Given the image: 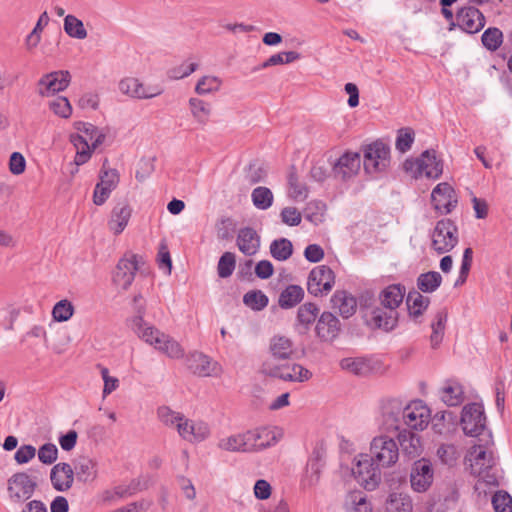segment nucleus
I'll return each mask as SVG.
<instances>
[{"label": "nucleus", "mask_w": 512, "mask_h": 512, "mask_svg": "<svg viewBox=\"0 0 512 512\" xmlns=\"http://www.w3.org/2000/svg\"><path fill=\"white\" fill-rule=\"evenodd\" d=\"M405 287L400 284H392L384 288L379 294L382 307L372 311L373 324L384 331L393 330L398 322L397 308L403 302Z\"/></svg>", "instance_id": "1"}, {"label": "nucleus", "mask_w": 512, "mask_h": 512, "mask_svg": "<svg viewBox=\"0 0 512 512\" xmlns=\"http://www.w3.org/2000/svg\"><path fill=\"white\" fill-rule=\"evenodd\" d=\"M77 133L70 135V141L76 149L74 163L80 166L88 162L92 152L105 140V133L98 127L86 122L75 124Z\"/></svg>", "instance_id": "2"}, {"label": "nucleus", "mask_w": 512, "mask_h": 512, "mask_svg": "<svg viewBox=\"0 0 512 512\" xmlns=\"http://www.w3.org/2000/svg\"><path fill=\"white\" fill-rule=\"evenodd\" d=\"M133 302L135 316L129 320V326L141 340L160 351L169 335L144 321L146 307L141 294L136 295Z\"/></svg>", "instance_id": "3"}, {"label": "nucleus", "mask_w": 512, "mask_h": 512, "mask_svg": "<svg viewBox=\"0 0 512 512\" xmlns=\"http://www.w3.org/2000/svg\"><path fill=\"white\" fill-rule=\"evenodd\" d=\"M472 473L481 478L485 483L498 486V476L493 471L496 458L492 451L482 445H474L469 452Z\"/></svg>", "instance_id": "4"}, {"label": "nucleus", "mask_w": 512, "mask_h": 512, "mask_svg": "<svg viewBox=\"0 0 512 512\" xmlns=\"http://www.w3.org/2000/svg\"><path fill=\"white\" fill-rule=\"evenodd\" d=\"M377 465L383 468L394 466L400 455L399 445L394 437L387 434L375 436L370 443V454Z\"/></svg>", "instance_id": "5"}, {"label": "nucleus", "mask_w": 512, "mask_h": 512, "mask_svg": "<svg viewBox=\"0 0 512 512\" xmlns=\"http://www.w3.org/2000/svg\"><path fill=\"white\" fill-rule=\"evenodd\" d=\"M363 165L368 174H378L386 171L390 165V147L383 141L377 140L363 149Z\"/></svg>", "instance_id": "6"}, {"label": "nucleus", "mask_w": 512, "mask_h": 512, "mask_svg": "<svg viewBox=\"0 0 512 512\" xmlns=\"http://www.w3.org/2000/svg\"><path fill=\"white\" fill-rule=\"evenodd\" d=\"M383 467L377 465L373 457L369 454H361L356 460L352 472L357 481L369 491H372L378 487L381 482L382 474L381 469Z\"/></svg>", "instance_id": "7"}, {"label": "nucleus", "mask_w": 512, "mask_h": 512, "mask_svg": "<svg viewBox=\"0 0 512 512\" xmlns=\"http://www.w3.org/2000/svg\"><path fill=\"white\" fill-rule=\"evenodd\" d=\"M404 169L412 173L416 178L425 175L427 178L437 179L443 172V164L442 161L437 158L434 150H426L419 158L406 160Z\"/></svg>", "instance_id": "8"}, {"label": "nucleus", "mask_w": 512, "mask_h": 512, "mask_svg": "<svg viewBox=\"0 0 512 512\" xmlns=\"http://www.w3.org/2000/svg\"><path fill=\"white\" fill-rule=\"evenodd\" d=\"M261 370L268 376L291 382H304L312 376L311 372L300 364H277L272 360H265Z\"/></svg>", "instance_id": "9"}, {"label": "nucleus", "mask_w": 512, "mask_h": 512, "mask_svg": "<svg viewBox=\"0 0 512 512\" xmlns=\"http://www.w3.org/2000/svg\"><path fill=\"white\" fill-rule=\"evenodd\" d=\"M407 402L401 398L389 397L380 402L381 425L387 432L401 429V421Z\"/></svg>", "instance_id": "10"}, {"label": "nucleus", "mask_w": 512, "mask_h": 512, "mask_svg": "<svg viewBox=\"0 0 512 512\" xmlns=\"http://www.w3.org/2000/svg\"><path fill=\"white\" fill-rule=\"evenodd\" d=\"M37 483L27 473L19 472L12 475L7 481L9 501L14 505H21L32 497Z\"/></svg>", "instance_id": "11"}, {"label": "nucleus", "mask_w": 512, "mask_h": 512, "mask_svg": "<svg viewBox=\"0 0 512 512\" xmlns=\"http://www.w3.org/2000/svg\"><path fill=\"white\" fill-rule=\"evenodd\" d=\"M458 243L457 227L449 219L437 222L432 233V248L443 254L452 250Z\"/></svg>", "instance_id": "12"}, {"label": "nucleus", "mask_w": 512, "mask_h": 512, "mask_svg": "<svg viewBox=\"0 0 512 512\" xmlns=\"http://www.w3.org/2000/svg\"><path fill=\"white\" fill-rule=\"evenodd\" d=\"M335 284V274L327 265L314 267L308 276L307 289L311 295H327Z\"/></svg>", "instance_id": "13"}, {"label": "nucleus", "mask_w": 512, "mask_h": 512, "mask_svg": "<svg viewBox=\"0 0 512 512\" xmlns=\"http://www.w3.org/2000/svg\"><path fill=\"white\" fill-rule=\"evenodd\" d=\"M142 258L133 253H126L118 261L115 272L113 274L114 284L122 289L127 290L134 281L139 263Z\"/></svg>", "instance_id": "14"}, {"label": "nucleus", "mask_w": 512, "mask_h": 512, "mask_svg": "<svg viewBox=\"0 0 512 512\" xmlns=\"http://www.w3.org/2000/svg\"><path fill=\"white\" fill-rule=\"evenodd\" d=\"M461 425L464 433L475 437L482 433L486 426L484 408L479 403H470L463 407Z\"/></svg>", "instance_id": "15"}, {"label": "nucleus", "mask_w": 512, "mask_h": 512, "mask_svg": "<svg viewBox=\"0 0 512 512\" xmlns=\"http://www.w3.org/2000/svg\"><path fill=\"white\" fill-rule=\"evenodd\" d=\"M431 412L421 400L407 402L401 424L413 430H424L430 421Z\"/></svg>", "instance_id": "16"}, {"label": "nucleus", "mask_w": 512, "mask_h": 512, "mask_svg": "<svg viewBox=\"0 0 512 512\" xmlns=\"http://www.w3.org/2000/svg\"><path fill=\"white\" fill-rule=\"evenodd\" d=\"M434 481V469L430 460L421 458L416 460L410 471V484L413 491L426 492Z\"/></svg>", "instance_id": "17"}, {"label": "nucleus", "mask_w": 512, "mask_h": 512, "mask_svg": "<svg viewBox=\"0 0 512 512\" xmlns=\"http://www.w3.org/2000/svg\"><path fill=\"white\" fill-rule=\"evenodd\" d=\"M188 369L199 377L218 376L222 372L221 365L201 352H193L186 358Z\"/></svg>", "instance_id": "18"}, {"label": "nucleus", "mask_w": 512, "mask_h": 512, "mask_svg": "<svg viewBox=\"0 0 512 512\" xmlns=\"http://www.w3.org/2000/svg\"><path fill=\"white\" fill-rule=\"evenodd\" d=\"M70 82L68 71H54L45 74L37 83L38 94L42 97H49L57 92L65 90Z\"/></svg>", "instance_id": "19"}, {"label": "nucleus", "mask_w": 512, "mask_h": 512, "mask_svg": "<svg viewBox=\"0 0 512 512\" xmlns=\"http://www.w3.org/2000/svg\"><path fill=\"white\" fill-rule=\"evenodd\" d=\"M252 452H259L274 446L283 436L278 427H257L249 430Z\"/></svg>", "instance_id": "20"}, {"label": "nucleus", "mask_w": 512, "mask_h": 512, "mask_svg": "<svg viewBox=\"0 0 512 512\" xmlns=\"http://www.w3.org/2000/svg\"><path fill=\"white\" fill-rule=\"evenodd\" d=\"M431 201L434 209L441 214L450 213L457 204L455 191L447 182L439 183L432 190Z\"/></svg>", "instance_id": "21"}, {"label": "nucleus", "mask_w": 512, "mask_h": 512, "mask_svg": "<svg viewBox=\"0 0 512 512\" xmlns=\"http://www.w3.org/2000/svg\"><path fill=\"white\" fill-rule=\"evenodd\" d=\"M457 26L470 34L479 32L485 25L482 12L472 6L462 7L456 15Z\"/></svg>", "instance_id": "22"}, {"label": "nucleus", "mask_w": 512, "mask_h": 512, "mask_svg": "<svg viewBox=\"0 0 512 512\" xmlns=\"http://www.w3.org/2000/svg\"><path fill=\"white\" fill-rule=\"evenodd\" d=\"M119 90L122 94L135 99H150L162 93L158 87H146L137 78L127 77L119 82Z\"/></svg>", "instance_id": "23"}, {"label": "nucleus", "mask_w": 512, "mask_h": 512, "mask_svg": "<svg viewBox=\"0 0 512 512\" xmlns=\"http://www.w3.org/2000/svg\"><path fill=\"white\" fill-rule=\"evenodd\" d=\"M179 436L191 443L202 442L210 435L209 425L204 421H193L184 416L178 425Z\"/></svg>", "instance_id": "24"}, {"label": "nucleus", "mask_w": 512, "mask_h": 512, "mask_svg": "<svg viewBox=\"0 0 512 512\" xmlns=\"http://www.w3.org/2000/svg\"><path fill=\"white\" fill-rule=\"evenodd\" d=\"M217 446L227 452L251 453L250 432L246 430L222 437Z\"/></svg>", "instance_id": "25"}, {"label": "nucleus", "mask_w": 512, "mask_h": 512, "mask_svg": "<svg viewBox=\"0 0 512 512\" xmlns=\"http://www.w3.org/2000/svg\"><path fill=\"white\" fill-rule=\"evenodd\" d=\"M50 480L56 491L69 490L74 482V470L70 464L61 462L53 466L50 472Z\"/></svg>", "instance_id": "26"}, {"label": "nucleus", "mask_w": 512, "mask_h": 512, "mask_svg": "<svg viewBox=\"0 0 512 512\" xmlns=\"http://www.w3.org/2000/svg\"><path fill=\"white\" fill-rule=\"evenodd\" d=\"M269 354L273 363L276 361H284L291 358L295 352L293 341L283 335H275L269 341Z\"/></svg>", "instance_id": "27"}, {"label": "nucleus", "mask_w": 512, "mask_h": 512, "mask_svg": "<svg viewBox=\"0 0 512 512\" xmlns=\"http://www.w3.org/2000/svg\"><path fill=\"white\" fill-rule=\"evenodd\" d=\"M360 155L347 152L343 154L333 166L335 177L346 180L354 176L360 168Z\"/></svg>", "instance_id": "28"}, {"label": "nucleus", "mask_w": 512, "mask_h": 512, "mask_svg": "<svg viewBox=\"0 0 512 512\" xmlns=\"http://www.w3.org/2000/svg\"><path fill=\"white\" fill-rule=\"evenodd\" d=\"M315 330L321 340L332 341L340 332L339 319L331 312H323L317 321Z\"/></svg>", "instance_id": "29"}, {"label": "nucleus", "mask_w": 512, "mask_h": 512, "mask_svg": "<svg viewBox=\"0 0 512 512\" xmlns=\"http://www.w3.org/2000/svg\"><path fill=\"white\" fill-rule=\"evenodd\" d=\"M395 432L397 433L396 437L404 455L409 458H415L421 455L423 448L419 435L404 428Z\"/></svg>", "instance_id": "30"}, {"label": "nucleus", "mask_w": 512, "mask_h": 512, "mask_svg": "<svg viewBox=\"0 0 512 512\" xmlns=\"http://www.w3.org/2000/svg\"><path fill=\"white\" fill-rule=\"evenodd\" d=\"M260 242V236L253 228L244 227L238 231L236 244L244 255H255L260 249Z\"/></svg>", "instance_id": "31"}, {"label": "nucleus", "mask_w": 512, "mask_h": 512, "mask_svg": "<svg viewBox=\"0 0 512 512\" xmlns=\"http://www.w3.org/2000/svg\"><path fill=\"white\" fill-rule=\"evenodd\" d=\"M331 303L343 318H349L356 312V299L346 291H336L331 298Z\"/></svg>", "instance_id": "32"}, {"label": "nucleus", "mask_w": 512, "mask_h": 512, "mask_svg": "<svg viewBox=\"0 0 512 512\" xmlns=\"http://www.w3.org/2000/svg\"><path fill=\"white\" fill-rule=\"evenodd\" d=\"M385 510L386 512H412V498L404 492H392L386 499Z\"/></svg>", "instance_id": "33"}, {"label": "nucleus", "mask_w": 512, "mask_h": 512, "mask_svg": "<svg viewBox=\"0 0 512 512\" xmlns=\"http://www.w3.org/2000/svg\"><path fill=\"white\" fill-rule=\"evenodd\" d=\"M131 208L127 204H119L114 207L109 221V228L114 234L123 232L131 217Z\"/></svg>", "instance_id": "34"}, {"label": "nucleus", "mask_w": 512, "mask_h": 512, "mask_svg": "<svg viewBox=\"0 0 512 512\" xmlns=\"http://www.w3.org/2000/svg\"><path fill=\"white\" fill-rule=\"evenodd\" d=\"M191 116L199 125H206L211 115V105L199 98L191 97L188 101Z\"/></svg>", "instance_id": "35"}, {"label": "nucleus", "mask_w": 512, "mask_h": 512, "mask_svg": "<svg viewBox=\"0 0 512 512\" xmlns=\"http://www.w3.org/2000/svg\"><path fill=\"white\" fill-rule=\"evenodd\" d=\"M63 29L64 32L73 39L83 40L88 36L83 21L72 14H68L64 17Z\"/></svg>", "instance_id": "36"}, {"label": "nucleus", "mask_w": 512, "mask_h": 512, "mask_svg": "<svg viewBox=\"0 0 512 512\" xmlns=\"http://www.w3.org/2000/svg\"><path fill=\"white\" fill-rule=\"evenodd\" d=\"M323 468V462L319 452L316 456L308 461L306 472L303 477L302 483L304 486L312 487L318 484Z\"/></svg>", "instance_id": "37"}, {"label": "nucleus", "mask_w": 512, "mask_h": 512, "mask_svg": "<svg viewBox=\"0 0 512 512\" xmlns=\"http://www.w3.org/2000/svg\"><path fill=\"white\" fill-rule=\"evenodd\" d=\"M464 392L456 382H447L441 389L440 398L447 406H458L463 402Z\"/></svg>", "instance_id": "38"}, {"label": "nucleus", "mask_w": 512, "mask_h": 512, "mask_svg": "<svg viewBox=\"0 0 512 512\" xmlns=\"http://www.w3.org/2000/svg\"><path fill=\"white\" fill-rule=\"evenodd\" d=\"M304 297V290L298 285H289L279 296V305L281 308L289 309L296 306Z\"/></svg>", "instance_id": "39"}, {"label": "nucleus", "mask_w": 512, "mask_h": 512, "mask_svg": "<svg viewBox=\"0 0 512 512\" xmlns=\"http://www.w3.org/2000/svg\"><path fill=\"white\" fill-rule=\"evenodd\" d=\"M442 283V276L439 272L429 271L421 273L417 278V287L423 293L436 291Z\"/></svg>", "instance_id": "40"}, {"label": "nucleus", "mask_w": 512, "mask_h": 512, "mask_svg": "<svg viewBox=\"0 0 512 512\" xmlns=\"http://www.w3.org/2000/svg\"><path fill=\"white\" fill-rule=\"evenodd\" d=\"M430 300L418 291L409 292L406 298V304L411 316L418 317L427 309Z\"/></svg>", "instance_id": "41"}, {"label": "nucleus", "mask_w": 512, "mask_h": 512, "mask_svg": "<svg viewBox=\"0 0 512 512\" xmlns=\"http://www.w3.org/2000/svg\"><path fill=\"white\" fill-rule=\"evenodd\" d=\"M340 367L355 375H365L371 370L369 361L362 357L343 358L340 361Z\"/></svg>", "instance_id": "42"}, {"label": "nucleus", "mask_w": 512, "mask_h": 512, "mask_svg": "<svg viewBox=\"0 0 512 512\" xmlns=\"http://www.w3.org/2000/svg\"><path fill=\"white\" fill-rule=\"evenodd\" d=\"M348 512H372V506L361 491L349 493L346 499Z\"/></svg>", "instance_id": "43"}, {"label": "nucleus", "mask_w": 512, "mask_h": 512, "mask_svg": "<svg viewBox=\"0 0 512 512\" xmlns=\"http://www.w3.org/2000/svg\"><path fill=\"white\" fill-rule=\"evenodd\" d=\"M73 470L80 481H91L96 477V462L90 458L83 457L75 464Z\"/></svg>", "instance_id": "44"}, {"label": "nucleus", "mask_w": 512, "mask_h": 512, "mask_svg": "<svg viewBox=\"0 0 512 512\" xmlns=\"http://www.w3.org/2000/svg\"><path fill=\"white\" fill-rule=\"evenodd\" d=\"M289 191L288 195L295 201H304L308 196V188L305 184L301 183L294 168L288 175Z\"/></svg>", "instance_id": "45"}, {"label": "nucleus", "mask_w": 512, "mask_h": 512, "mask_svg": "<svg viewBox=\"0 0 512 512\" xmlns=\"http://www.w3.org/2000/svg\"><path fill=\"white\" fill-rule=\"evenodd\" d=\"M253 205L260 210H267L273 204L272 191L264 186H259L253 189L251 193Z\"/></svg>", "instance_id": "46"}, {"label": "nucleus", "mask_w": 512, "mask_h": 512, "mask_svg": "<svg viewBox=\"0 0 512 512\" xmlns=\"http://www.w3.org/2000/svg\"><path fill=\"white\" fill-rule=\"evenodd\" d=\"M270 253L278 261L287 260L293 253V246L290 240L280 238L270 244Z\"/></svg>", "instance_id": "47"}, {"label": "nucleus", "mask_w": 512, "mask_h": 512, "mask_svg": "<svg viewBox=\"0 0 512 512\" xmlns=\"http://www.w3.org/2000/svg\"><path fill=\"white\" fill-rule=\"evenodd\" d=\"M481 41L487 50L494 52L503 43V33L496 27H489L483 32Z\"/></svg>", "instance_id": "48"}, {"label": "nucleus", "mask_w": 512, "mask_h": 512, "mask_svg": "<svg viewBox=\"0 0 512 512\" xmlns=\"http://www.w3.org/2000/svg\"><path fill=\"white\" fill-rule=\"evenodd\" d=\"M446 321L447 313L444 311H439L431 324L432 334L430 339L433 348H436L443 339Z\"/></svg>", "instance_id": "49"}, {"label": "nucleus", "mask_w": 512, "mask_h": 512, "mask_svg": "<svg viewBox=\"0 0 512 512\" xmlns=\"http://www.w3.org/2000/svg\"><path fill=\"white\" fill-rule=\"evenodd\" d=\"M107 163L108 160L105 159L99 171V183L102 186L115 190L119 184L120 175L116 169L108 167Z\"/></svg>", "instance_id": "50"}, {"label": "nucleus", "mask_w": 512, "mask_h": 512, "mask_svg": "<svg viewBox=\"0 0 512 512\" xmlns=\"http://www.w3.org/2000/svg\"><path fill=\"white\" fill-rule=\"evenodd\" d=\"M157 416L165 426L176 428V430H178V425L182 423L184 418L183 414L172 410L168 406L159 407L157 409Z\"/></svg>", "instance_id": "51"}, {"label": "nucleus", "mask_w": 512, "mask_h": 512, "mask_svg": "<svg viewBox=\"0 0 512 512\" xmlns=\"http://www.w3.org/2000/svg\"><path fill=\"white\" fill-rule=\"evenodd\" d=\"M73 314L74 306L67 299L58 301L52 309V317L57 322H66L73 316Z\"/></svg>", "instance_id": "52"}, {"label": "nucleus", "mask_w": 512, "mask_h": 512, "mask_svg": "<svg viewBox=\"0 0 512 512\" xmlns=\"http://www.w3.org/2000/svg\"><path fill=\"white\" fill-rule=\"evenodd\" d=\"M245 305L253 310L260 311L268 305V297L260 290L247 292L243 297Z\"/></svg>", "instance_id": "53"}, {"label": "nucleus", "mask_w": 512, "mask_h": 512, "mask_svg": "<svg viewBox=\"0 0 512 512\" xmlns=\"http://www.w3.org/2000/svg\"><path fill=\"white\" fill-rule=\"evenodd\" d=\"M222 81L216 76H203L196 84L195 92L199 95H207L220 89Z\"/></svg>", "instance_id": "54"}, {"label": "nucleus", "mask_w": 512, "mask_h": 512, "mask_svg": "<svg viewBox=\"0 0 512 512\" xmlns=\"http://www.w3.org/2000/svg\"><path fill=\"white\" fill-rule=\"evenodd\" d=\"M318 313L319 309L314 303H305L299 307L297 319L307 327L315 321Z\"/></svg>", "instance_id": "55"}, {"label": "nucleus", "mask_w": 512, "mask_h": 512, "mask_svg": "<svg viewBox=\"0 0 512 512\" xmlns=\"http://www.w3.org/2000/svg\"><path fill=\"white\" fill-rule=\"evenodd\" d=\"M235 255L232 252H225L220 257L218 266H217V272L218 275L221 278H227L232 275L234 269H235Z\"/></svg>", "instance_id": "56"}, {"label": "nucleus", "mask_w": 512, "mask_h": 512, "mask_svg": "<svg viewBox=\"0 0 512 512\" xmlns=\"http://www.w3.org/2000/svg\"><path fill=\"white\" fill-rule=\"evenodd\" d=\"M414 142V131L411 128H401L398 130L395 146L401 153L407 152Z\"/></svg>", "instance_id": "57"}, {"label": "nucleus", "mask_w": 512, "mask_h": 512, "mask_svg": "<svg viewBox=\"0 0 512 512\" xmlns=\"http://www.w3.org/2000/svg\"><path fill=\"white\" fill-rule=\"evenodd\" d=\"M50 109L59 117L69 118L72 114V106L66 97H57L49 102Z\"/></svg>", "instance_id": "58"}, {"label": "nucleus", "mask_w": 512, "mask_h": 512, "mask_svg": "<svg viewBox=\"0 0 512 512\" xmlns=\"http://www.w3.org/2000/svg\"><path fill=\"white\" fill-rule=\"evenodd\" d=\"M496 512H512V497L505 491H498L492 497Z\"/></svg>", "instance_id": "59"}, {"label": "nucleus", "mask_w": 512, "mask_h": 512, "mask_svg": "<svg viewBox=\"0 0 512 512\" xmlns=\"http://www.w3.org/2000/svg\"><path fill=\"white\" fill-rule=\"evenodd\" d=\"M37 455L41 463L51 465L58 458V448L53 443H45L39 448Z\"/></svg>", "instance_id": "60"}, {"label": "nucleus", "mask_w": 512, "mask_h": 512, "mask_svg": "<svg viewBox=\"0 0 512 512\" xmlns=\"http://www.w3.org/2000/svg\"><path fill=\"white\" fill-rule=\"evenodd\" d=\"M159 352L172 359H180L184 356V349L182 346L170 336Z\"/></svg>", "instance_id": "61"}, {"label": "nucleus", "mask_w": 512, "mask_h": 512, "mask_svg": "<svg viewBox=\"0 0 512 512\" xmlns=\"http://www.w3.org/2000/svg\"><path fill=\"white\" fill-rule=\"evenodd\" d=\"M437 455L442 463L451 465L458 458V450L453 444H442L437 450Z\"/></svg>", "instance_id": "62"}, {"label": "nucleus", "mask_w": 512, "mask_h": 512, "mask_svg": "<svg viewBox=\"0 0 512 512\" xmlns=\"http://www.w3.org/2000/svg\"><path fill=\"white\" fill-rule=\"evenodd\" d=\"M281 220L289 226H297L301 223V213L295 207H285L282 209Z\"/></svg>", "instance_id": "63"}, {"label": "nucleus", "mask_w": 512, "mask_h": 512, "mask_svg": "<svg viewBox=\"0 0 512 512\" xmlns=\"http://www.w3.org/2000/svg\"><path fill=\"white\" fill-rule=\"evenodd\" d=\"M36 455V448L32 445H22L15 453V461L18 464H25L32 460Z\"/></svg>", "instance_id": "64"}]
</instances>
